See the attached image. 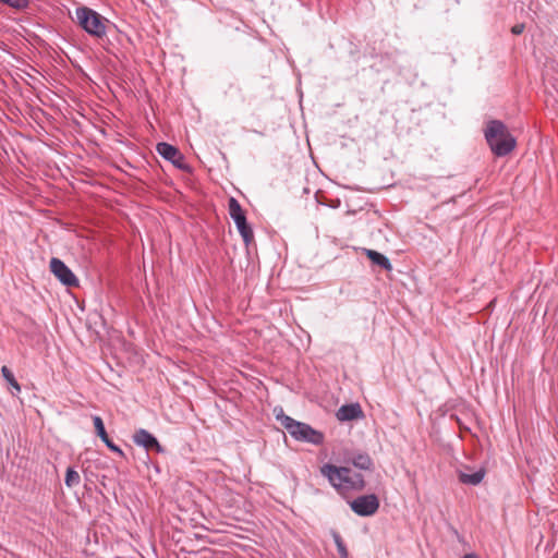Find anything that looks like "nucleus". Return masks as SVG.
Returning a JSON list of instances; mask_svg holds the SVG:
<instances>
[{"mask_svg":"<svg viewBox=\"0 0 558 558\" xmlns=\"http://www.w3.org/2000/svg\"><path fill=\"white\" fill-rule=\"evenodd\" d=\"M320 474L328 480L329 484L342 497L365 488L364 476L359 472H354L349 466H337L326 463L320 466Z\"/></svg>","mask_w":558,"mask_h":558,"instance_id":"nucleus-1","label":"nucleus"},{"mask_svg":"<svg viewBox=\"0 0 558 558\" xmlns=\"http://www.w3.org/2000/svg\"><path fill=\"white\" fill-rule=\"evenodd\" d=\"M483 134L488 142V123L483 128Z\"/></svg>","mask_w":558,"mask_h":558,"instance_id":"nucleus-20","label":"nucleus"},{"mask_svg":"<svg viewBox=\"0 0 558 558\" xmlns=\"http://www.w3.org/2000/svg\"><path fill=\"white\" fill-rule=\"evenodd\" d=\"M78 25L89 35L101 38L106 35L105 19L90 8L82 7L76 9Z\"/></svg>","mask_w":558,"mask_h":558,"instance_id":"nucleus-4","label":"nucleus"},{"mask_svg":"<svg viewBox=\"0 0 558 558\" xmlns=\"http://www.w3.org/2000/svg\"><path fill=\"white\" fill-rule=\"evenodd\" d=\"M517 147V138L500 120H490V153L496 157L509 156Z\"/></svg>","mask_w":558,"mask_h":558,"instance_id":"nucleus-2","label":"nucleus"},{"mask_svg":"<svg viewBox=\"0 0 558 558\" xmlns=\"http://www.w3.org/2000/svg\"><path fill=\"white\" fill-rule=\"evenodd\" d=\"M64 483L70 488L75 487L81 483V476L73 468L70 466L66 469Z\"/></svg>","mask_w":558,"mask_h":558,"instance_id":"nucleus-16","label":"nucleus"},{"mask_svg":"<svg viewBox=\"0 0 558 558\" xmlns=\"http://www.w3.org/2000/svg\"><path fill=\"white\" fill-rule=\"evenodd\" d=\"M229 215L233 219L239 233L244 243L250 245L254 240V233L251 226L246 221V216L240 203L234 197H230L228 202Z\"/></svg>","mask_w":558,"mask_h":558,"instance_id":"nucleus-5","label":"nucleus"},{"mask_svg":"<svg viewBox=\"0 0 558 558\" xmlns=\"http://www.w3.org/2000/svg\"><path fill=\"white\" fill-rule=\"evenodd\" d=\"M94 426L96 434L100 437V439L106 444V446L113 452L118 453L120 457H124V452L117 445L112 442L109 438L102 418L100 416L93 417Z\"/></svg>","mask_w":558,"mask_h":558,"instance_id":"nucleus-12","label":"nucleus"},{"mask_svg":"<svg viewBox=\"0 0 558 558\" xmlns=\"http://www.w3.org/2000/svg\"><path fill=\"white\" fill-rule=\"evenodd\" d=\"M1 2L15 8V9H23L26 8L28 4V0H0Z\"/></svg>","mask_w":558,"mask_h":558,"instance_id":"nucleus-18","label":"nucleus"},{"mask_svg":"<svg viewBox=\"0 0 558 558\" xmlns=\"http://www.w3.org/2000/svg\"><path fill=\"white\" fill-rule=\"evenodd\" d=\"M336 416L339 421L345 422V421H353L364 417V412L360 405V403H350L341 405Z\"/></svg>","mask_w":558,"mask_h":558,"instance_id":"nucleus-10","label":"nucleus"},{"mask_svg":"<svg viewBox=\"0 0 558 558\" xmlns=\"http://www.w3.org/2000/svg\"><path fill=\"white\" fill-rule=\"evenodd\" d=\"M156 149L160 156L171 161L179 169L184 168V157L181 151L173 145L162 142L157 144Z\"/></svg>","mask_w":558,"mask_h":558,"instance_id":"nucleus-8","label":"nucleus"},{"mask_svg":"<svg viewBox=\"0 0 558 558\" xmlns=\"http://www.w3.org/2000/svg\"><path fill=\"white\" fill-rule=\"evenodd\" d=\"M525 26L524 24H515L512 28H511V33L513 35H520L523 33Z\"/></svg>","mask_w":558,"mask_h":558,"instance_id":"nucleus-19","label":"nucleus"},{"mask_svg":"<svg viewBox=\"0 0 558 558\" xmlns=\"http://www.w3.org/2000/svg\"><path fill=\"white\" fill-rule=\"evenodd\" d=\"M133 441L146 450H155L156 452H162L163 448L158 442L157 438L146 429H138L133 435Z\"/></svg>","mask_w":558,"mask_h":558,"instance_id":"nucleus-9","label":"nucleus"},{"mask_svg":"<svg viewBox=\"0 0 558 558\" xmlns=\"http://www.w3.org/2000/svg\"><path fill=\"white\" fill-rule=\"evenodd\" d=\"M49 267L50 271L62 284L69 288L78 287L77 277L61 259L52 257Z\"/></svg>","mask_w":558,"mask_h":558,"instance_id":"nucleus-6","label":"nucleus"},{"mask_svg":"<svg viewBox=\"0 0 558 558\" xmlns=\"http://www.w3.org/2000/svg\"><path fill=\"white\" fill-rule=\"evenodd\" d=\"M281 423L295 440L316 446L322 445L325 440V436L322 432L314 429L306 423L298 422L290 416H284Z\"/></svg>","mask_w":558,"mask_h":558,"instance_id":"nucleus-3","label":"nucleus"},{"mask_svg":"<svg viewBox=\"0 0 558 558\" xmlns=\"http://www.w3.org/2000/svg\"><path fill=\"white\" fill-rule=\"evenodd\" d=\"M345 462L363 471H371L374 468L373 459L367 452H354L345 458Z\"/></svg>","mask_w":558,"mask_h":558,"instance_id":"nucleus-13","label":"nucleus"},{"mask_svg":"<svg viewBox=\"0 0 558 558\" xmlns=\"http://www.w3.org/2000/svg\"><path fill=\"white\" fill-rule=\"evenodd\" d=\"M485 474L486 470L484 468H481L474 472L470 468H465L458 471V478L462 484L477 485L484 480Z\"/></svg>","mask_w":558,"mask_h":558,"instance_id":"nucleus-11","label":"nucleus"},{"mask_svg":"<svg viewBox=\"0 0 558 558\" xmlns=\"http://www.w3.org/2000/svg\"><path fill=\"white\" fill-rule=\"evenodd\" d=\"M351 509L359 515L368 517L377 512L379 500L376 495H364L350 502Z\"/></svg>","mask_w":558,"mask_h":558,"instance_id":"nucleus-7","label":"nucleus"},{"mask_svg":"<svg viewBox=\"0 0 558 558\" xmlns=\"http://www.w3.org/2000/svg\"><path fill=\"white\" fill-rule=\"evenodd\" d=\"M463 558H477V557L473 554H466L463 556Z\"/></svg>","mask_w":558,"mask_h":558,"instance_id":"nucleus-21","label":"nucleus"},{"mask_svg":"<svg viewBox=\"0 0 558 558\" xmlns=\"http://www.w3.org/2000/svg\"><path fill=\"white\" fill-rule=\"evenodd\" d=\"M1 374H2L3 378L9 383V385L14 389V391H12V393L13 395L20 393L21 385L15 379L11 369L8 366H2Z\"/></svg>","mask_w":558,"mask_h":558,"instance_id":"nucleus-15","label":"nucleus"},{"mask_svg":"<svg viewBox=\"0 0 558 558\" xmlns=\"http://www.w3.org/2000/svg\"><path fill=\"white\" fill-rule=\"evenodd\" d=\"M335 543L340 558H349V551L339 534L335 535Z\"/></svg>","mask_w":558,"mask_h":558,"instance_id":"nucleus-17","label":"nucleus"},{"mask_svg":"<svg viewBox=\"0 0 558 558\" xmlns=\"http://www.w3.org/2000/svg\"><path fill=\"white\" fill-rule=\"evenodd\" d=\"M363 253L374 265H377L380 268L388 270V271H390L392 269L390 260L381 253H378L377 251L369 250V248H363Z\"/></svg>","mask_w":558,"mask_h":558,"instance_id":"nucleus-14","label":"nucleus"}]
</instances>
